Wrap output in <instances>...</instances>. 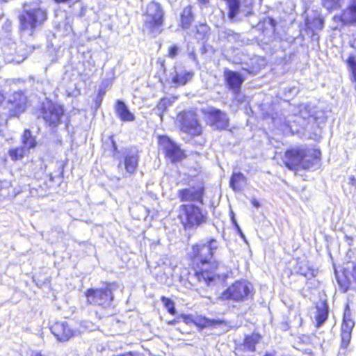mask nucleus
I'll use <instances>...</instances> for the list:
<instances>
[{"label": "nucleus", "mask_w": 356, "mask_h": 356, "mask_svg": "<svg viewBox=\"0 0 356 356\" xmlns=\"http://www.w3.org/2000/svg\"><path fill=\"white\" fill-rule=\"evenodd\" d=\"M321 158L319 148L292 146L284 150L281 160L285 168L296 173L300 170H312L321 163Z\"/></svg>", "instance_id": "f257e3e1"}, {"label": "nucleus", "mask_w": 356, "mask_h": 356, "mask_svg": "<svg viewBox=\"0 0 356 356\" xmlns=\"http://www.w3.org/2000/svg\"><path fill=\"white\" fill-rule=\"evenodd\" d=\"M37 118L43 121L44 126L53 131L58 127L67 118L65 108L61 104L49 98L40 102L36 109Z\"/></svg>", "instance_id": "f03ea898"}, {"label": "nucleus", "mask_w": 356, "mask_h": 356, "mask_svg": "<svg viewBox=\"0 0 356 356\" xmlns=\"http://www.w3.org/2000/svg\"><path fill=\"white\" fill-rule=\"evenodd\" d=\"M177 218L185 231L196 229L207 221V211L193 203H183L177 210Z\"/></svg>", "instance_id": "7ed1b4c3"}, {"label": "nucleus", "mask_w": 356, "mask_h": 356, "mask_svg": "<svg viewBox=\"0 0 356 356\" xmlns=\"http://www.w3.org/2000/svg\"><path fill=\"white\" fill-rule=\"evenodd\" d=\"M144 17L143 26L148 32L153 33H161L165 22V14L160 3L151 1L143 13Z\"/></svg>", "instance_id": "20e7f679"}, {"label": "nucleus", "mask_w": 356, "mask_h": 356, "mask_svg": "<svg viewBox=\"0 0 356 356\" xmlns=\"http://www.w3.org/2000/svg\"><path fill=\"white\" fill-rule=\"evenodd\" d=\"M189 181L191 184L188 187L181 188L177 191L179 201L184 203L196 202L203 205L206 194V185L204 180L191 176Z\"/></svg>", "instance_id": "39448f33"}, {"label": "nucleus", "mask_w": 356, "mask_h": 356, "mask_svg": "<svg viewBox=\"0 0 356 356\" xmlns=\"http://www.w3.org/2000/svg\"><path fill=\"white\" fill-rule=\"evenodd\" d=\"M115 283L104 282L100 288H88L84 292L86 303L100 307L110 305L114 300L113 288Z\"/></svg>", "instance_id": "423d86ee"}, {"label": "nucleus", "mask_w": 356, "mask_h": 356, "mask_svg": "<svg viewBox=\"0 0 356 356\" xmlns=\"http://www.w3.org/2000/svg\"><path fill=\"white\" fill-rule=\"evenodd\" d=\"M254 295V287L251 283L245 280L234 281L221 293L219 298L222 300L244 302L252 298Z\"/></svg>", "instance_id": "0eeeda50"}, {"label": "nucleus", "mask_w": 356, "mask_h": 356, "mask_svg": "<svg viewBox=\"0 0 356 356\" xmlns=\"http://www.w3.org/2000/svg\"><path fill=\"white\" fill-rule=\"evenodd\" d=\"M218 266L219 263L216 260H204L203 261H197L195 264H190L195 280L198 282L204 283L207 286L220 279V275L217 273Z\"/></svg>", "instance_id": "6e6552de"}, {"label": "nucleus", "mask_w": 356, "mask_h": 356, "mask_svg": "<svg viewBox=\"0 0 356 356\" xmlns=\"http://www.w3.org/2000/svg\"><path fill=\"white\" fill-rule=\"evenodd\" d=\"M179 130L191 138L200 136L203 127L195 109L182 111L177 114Z\"/></svg>", "instance_id": "1a4fd4ad"}, {"label": "nucleus", "mask_w": 356, "mask_h": 356, "mask_svg": "<svg viewBox=\"0 0 356 356\" xmlns=\"http://www.w3.org/2000/svg\"><path fill=\"white\" fill-rule=\"evenodd\" d=\"M19 30L21 32L33 31L47 19V13L40 7L24 10L18 16Z\"/></svg>", "instance_id": "9d476101"}, {"label": "nucleus", "mask_w": 356, "mask_h": 356, "mask_svg": "<svg viewBox=\"0 0 356 356\" xmlns=\"http://www.w3.org/2000/svg\"><path fill=\"white\" fill-rule=\"evenodd\" d=\"M158 145L163 151L164 158L170 163L177 164L181 163L187 157V154L181 145L166 135L157 136Z\"/></svg>", "instance_id": "9b49d317"}, {"label": "nucleus", "mask_w": 356, "mask_h": 356, "mask_svg": "<svg viewBox=\"0 0 356 356\" xmlns=\"http://www.w3.org/2000/svg\"><path fill=\"white\" fill-rule=\"evenodd\" d=\"M218 248L217 241L209 238L205 243H196L191 245V251L188 254V259L190 264H195L197 261H213L216 251Z\"/></svg>", "instance_id": "f8f14e48"}, {"label": "nucleus", "mask_w": 356, "mask_h": 356, "mask_svg": "<svg viewBox=\"0 0 356 356\" xmlns=\"http://www.w3.org/2000/svg\"><path fill=\"white\" fill-rule=\"evenodd\" d=\"M355 321L352 317V313L348 304H346L343 314L342 322L340 329V348L346 350L348 348L353 330L355 327Z\"/></svg>", "instance_id": "ddd939ff"}, {"label": "nucleus", "mask_w": 356, "mask_h": 356, "mask_svg": "<svg viewBox=\"0 0 356 356\" xmlns=\"http://www.w3.org/2000/svg\"><path fill=\"white\" fill-rule=\"evenodd\" d=\"M49 330L56 340L61 343L67 342L81 334V331L73 328L68 322L62 321L54 322Z\"/></svg>", "instance_id": "4468645a"}, {"label": "nucleus", "mask_w": 356, "mask_h": 356, "mask_svg": "<svg viewBox=\"0 0 356 356\" xmlns=\"http://www.w3.org/2000/svg\"><path fill=\"white\" fill-rule=\"evenodd\" d=\"M207 117V124L214 130L223 131L229 127V118L227 115L218 108H211L208 111H202Z\"/></svg>", "instance_id": "2eb2a0df"}, {"label": "nucleus", "mask_w": 356, "mask_h": 356, "mask_svg": "<svg viewBox=\"0 0 356 356\" xmlns=\"http://www.w3.org/2000/svg\"><path fill=\"white\" fill-rule=\"evenodd\" d=\"M223 76L226 87L235 94L241 91V86L244 81V76L238 72L225 69Z\"/></svg>", "instance_id": "dca6fc26"}, {"label": "nucleus", "mask_w": 356, "mask_h": 356, "mask_svg": "<svg viewBox=\"0 0 356 356\" xmlns=\"http://www.w3.org/2000/svg\"><path fill=\"white\" fill-rule=\"evenodd\" d=\"M12 105L9 109L8 118H19L28 107L27 97L21 93L15 94L13 99L9 100Z\"/></svg>", "instance_id": "f3484780"}, {"label": "nucleus", "mask_w": 356, "mask_h": 356, "mask_svg": "<svg viewBox=\"0 0 356 356\" xmlns=\"http://www.w3.org/2000/svg\"><path fill=\"white\" fill-rule=\"evenodd\" d=\"M337 21L343 26H353L356 24V0H350L347 6L343 9L339 15L335 16Z\"/></svg>", "instance_id": "a211bd4d"}, {"label": "nucleus", "mask_w": 356, "mask_h": 356, "mask_svg": "<svg viewBox=\"0 0 356 356\" xmlns=\"http://www.w3.org/2000/svg\"><path fill=\"white\" fill-rule=\"evenodd\" d=\"M315 327L318 328L327 320L329 307L325 300H321L316 306Z\"/></svg>", "instance_id": "6ab92c4d"}, {"label": "nucleus", "mask_w": 356, "mask_h": 356, "mask_svg": "<svg viewBox=\"0 0 356 356\" xmlns=\"http://www.w3.org/2000/svg\"><path fill=\"white\" fill-rule=\"evenodd\" d=\"M262 339L261 334L253 332L244 336L242 345L245 350L253 353L256 351L257 345L261 341Z\"/></svg>", "instance_id": "aec40b11"}, {"label": "nucleus", "mask_w": 356, "mask_h": 356, "mask_svg": "<svg viewBox=\"0 0 356 356\" xmlns=\"http://www.w3.org/2000/svg\"><path fill=\"white\" fill-rule=\"evenodd\" d=\"M115 113L123 122H133L135 120L134 115L128 109L124 102L121 100L116 102Z\"/></svg>", "instance_id": "412c9836"}, {"label": "nucleus", "mask_w": 356, "mask_h": 356, "mask_svg": "<svg viewBox=\"0 0 356 356\" xmlns=\"http://www.w3.org/2000/svg\"><path fill=\"white\" fill-rule=\"evenodd\" d=\"M139 156L138 153L127 154L123 158V165L125 171L132 175L138 168Z\"/></svg>", "instance_id": "4be33fe9"}, {"label": "nucleus", "mask_w": 356, "mask_h": 356, "mask_svg": "<svg viewBox=\"0 0 356 356\" xmlns=\"http://www.w3.org/2000/svg\"><path fill=\"white\" fill-rule=\"evenodd\" d=\"M192 9V6L188 5L183 8L180 13L179 26L183 29H188L193 22L194 15Z\"/></svg>", "instance_id": "5701e85b"}, {"label": "nucleus", "mask_w": 356, "mask_h": 356, "mask_svg": "<svg viewBox=\"0 0 356 356\" xmlns=\"http://www.w3.org/2000/svg\"><path fill=\"white\" fill-rule=\"evenodd\" d=\"M193 72L184 71L183 72H175L171 79L172 83L176 88L185 86L193 77Z\"/></svg>", "instance_id": "b1692460"}, {"label": "nucleus", "mask_w": 356, "mask_h": 356, "mask_svg": "<svg viewBox=\"0 0 356 356\" xmlns=\"http://www.w3.org/2000/svg\"><path fill=\"white\" fill-rule=\"evenodd\" d=\"M246 181L244 175L240 172H233L229 178V186L234 191H239L242 189Z\"/></svg>", "instance_id": "393cba45"}, {"label": "nucleus", "mask_w": 356, "mask_h": 356, "mask_svg": "<svg viewBox=\"0 0 356 356\" xmlns=\"http://www.w3.org/2000/svg\"><path fill=\"white\" fill-rule=\"evenodd\" d=\"M22 143L23 147H25L27 150L35 147L37 143L34 136L31 135V131L29 129L24 130L22 136Z\"/></svg>", "instance_id": "a878e982"}, {"label": "nucleus", "mask_w": 356, "mask_h": 356, "mask_svg": "<svg viewBox=\"0 0 356 356\" xmlns=\"http://www.w3.org/2000/svg\"><path fill=\"white\" fill-rule=\"evenodd\" d=\"M28 153L25 147L18 146L8 150V155L14 161L22 160Z\"/></svg>", "instance_id": "bb28decb"}, {"label": "nucleus", "mask_w": 356, "mask_h": 356, "mask_svg": "<svg viewBox=\"0 0 356 356\" xmlns=\"http://www.w3.org/2000/svg\"><path fill=\"white\" fill-rule=\"evenodd\" d=\"M337 280L339 289L343 293H346L350 289L351 282L346 273L337 275Z\"/></svg>", "instance_id": "cd10ccee"}, {"label": "nucleus", "mask_w": 356, "mask_h": 356, "mask_svg": "<svg viewBox=\"0 0 356 356\" xmlns=\"http://www.w3.org/2000/svg\"><path fill=\"white\" fill-rule=\"evenodd\" d=\"M215 324L214 321L210 320L204 316H196L194 318V325L199 329L202 330L205 327L212 326Z\"/></svg>", "instance_id": "c85d7f7f"}, {"label": "nucleus", "mask_w": 356, "mask_h": 356, "mask_svg": "<svg viewBox=\"0 0 356 356\" xmlns=\"http://www.w3.org/2000/svg\"><path fill=\"white\" fill-rule=\"evenodd\" d=\"M343 0H321L322 6L331 12L339 9Z\"/></svg>", "instance_id": "c756f323"}, {"label": "nucleus", "mask_w": 356, "mask_h": 356, "mask_svg": "<svg viewBox=\"0 0 356 356\" xmlns=\"http://www.w3.org/2000/svg\"><path fill=\"white\" fill-rule=\"evenodd\" d=\"M160 299L170 314H176L177 312L175 309V304L172 300L164 296H161Z\"/></svg>", "instance_id": "7c9ffc66"}, {"label": "nucleus", "mask_w": 356, "mask_h": 356, "mask_svg": "<svg viewBox=\"0 0 356 356\" xmlns=\"http://www.w3.org/2000/svg\"><path fill=\"white\" fill-rule=\"evenodd\" d=\"M171 104L172 102L168 98L163 97L159 99L158 104H156V108L160 112V115L161 117Z\"/></svg>", "instance_id": "2f4dec72"}, {"label": "nucleus", "mask_w": 356, "mask_h": 356, "mask_svg": "<svg viewBox=\"0 0 356 356\" xmlns=\"http://www.w3.org/2000/svg\"><path fill=\"white\" fill-rule=\"evenodd\" d=\"M156 63L159 65V70L156 72V76L161 78L166 74L165 62L163 58H159L156 60Z\"/></svg>", "instance_id": "473e14b6"}, {"label": "nucleus", "mask_w": 356, "mask_h": 356, "mask_svg": "<svg viewBox=\"0 0 356 356\" xmlns=\"http://www.w3.org/2000/svg\"><path fill=\"white\" fill-rule=\"evenodd\" d=\"M179 49L176 45H172L168 48L167 56L174 58L178 54Z\"/></svg>", "instance_id": "72a5a7b5"}, {"label": "nucleus", "mask_w": 356, "mask_h": 356, "mask_svg": "<svg viewBox=\"0 0 356 356\" xmlns=\"http://www.w3.org/2000/svg\"><path fill=\"white\" fill-rule=\"evenodd\" d=\"M180 317L182 318L183 321L186 325H191V324L194 325L195 316H193L191 314H181Z\"/></svg>", "instance_id": "f704fd0d"}, {"label": "nucleus", "mask_w": 356, "mask_h": 356, "mask_svg": "<svg viewBox=\"0 0 356 356\" xmlns=\"http://www.w3.org/2000/svg\"><path fill=\"white\" fill-rule=\"evenodd\" d=\"M313 22H314L315 28L318 30H322L324 26V20L321 17L314 18Z\"/></svg>", "instance_id": "c9c22d12"}, {"label": "nucleus", "mask_w": 356, "mask_h": 356, "mask_svg": "<svg viewBox=\"0 0 356 356\" xmlns=\"http://www.w3.org/2000/svg\"><path fill=\"white\" fill-rule=\"evenodd\" d=\"M104 95H105V89L104 88H100L98 90L97 97L103 99V97H104Z\"/></svg>", "instance_id": "e433bc0d"}, {"label": "nucleus", "mask_w": 356, "mask_h": 356, "mask_svg": "<svg viewBox=\"0 0 356 356\" xmlns=\"http://www.w3.org/2000/svg\"><path fill=\"white\" fill-rule=\"evenodd\" d=\"M8 123V119H5L2 115V113H0V127L3 124H6Z\"/></svg>", "instance_id": "4c0bfd02"}, {"label": "nucleus", "mask_w": 356, "mask_h": 356, "mask_svg": "<svg viewBox=\"0 0 356 356\" xmlns=\"http://www.w3.org/2000/svg\"><path fill=\"white\" fill-rule=\"evenodd\" d=\"M251 203L255 208H259L260 207L259 202L254 198L251 200Z\"/></svg>", "instance_id": "58836bf2"}, {"label": "nucleus", "mask_w": 356, "mask_h": 356, "mask_svg": "<svg viewBox=\"0 0 356 356\" xmlns=\"http://www.w3.org/2000/svg\"><path fill=\"white\" fill-rule=\"evenodd\" d=\"M102 99H99L98 97H97L95 99V107L96 108H98L101 104H102Z\"/></svg>", "instance_id": "ea45409f"}, {"label": "nucleus", "mask_w": 356, "mask_h": 356, "mask_svg": "<svg viewBox=\"0 0 356 356\" xmlns=\"http://www.w3.org/2000/svg\"><path fill=\"white\" fill-rule=\"evenodd\" d=\"M5 99H6V97L4 96V94L0 91V105H1L3 104Z\"/></svg>", "instance_id": "a19ab883"}, {"label": "nucleus", "mask_w": 356, "mask_h": 356, "mask_svg": "<svg viewBox=\"0 0 356 356\" xmlns=\"http://www.w3.org/2000/svg\"><path fill=\"white\" fill-rule=\"evenodd\" d=\"M56 3H65L71 1L72 0H53Z\"/></svg>", "instance_id": "79ce46f5"}, {"label": "nucleus", "mask_w": 356, "mask_h": 356, "mask_svg": "<svg viewBox=\"0 0 356 356\" xmlns=\"http://www.w3.org/2000/svg\"><path fill=\"white\" fill-rule=\"evenodd\" d=\"M263 356H275V352H266Z\"/></svg>", "instance_id": "37998d69"}, {"label": "nucleus", "mask_w": 356, "mask_h": 356, "mask_svg": "<svg viewBox=\"0 0 356 356\" xmlns=\"http://www.w3.org/2000/svg\"><path fill=\"white\" fill-rule=\"evenodd\" d=\"M177 322H178V320H177V319H176V318H175V319H172V320L168 322V324H169V325H174V324H175V323H177Z\"/></svg>", "instance_id": "c03bdc74"}, {"label": "nucleus", "mask_w": 356, "mask_h": 356, "mask_svg": "<svg viewBox=\"0 0 356 356\" xmlns=\"http://www.w3.org/2000/svg\"><path fill=\"white\" fill-rule=\"evenodd\" d=\"M112 143H113V149L114 150H117V145L115 144V142L114 140H112Z\"/></svg>", "instance_id": "a18cd8bd"}, {"label": "nucleus", "mask_w": 356, "mask_h": 356, "mask_svg": "<svg viewBox=\"0 0 356 356\" xmlns=\"http://www.w3.org/2000/svg\"><path fill=\"white\" fill-rule=\"evenodd\" d=\"M34 356H44L40 352H38L35 354Z\"/></svg>", "instance_id": "49530a36"}, {"label": "nucleus", "mask_w": 356, "mask_h": 356, "mask_svg": "<svg viewBox=\"0 0 356 356\" xmlns=\"http://www.w3.org/2000/svg\"><path fill=\"white\" fill-rule=\"evenodd\" d=\"M202 26H207V24H202Z\"/></svg>", "instance_id": "de8ad7c7"}]
</instances>
